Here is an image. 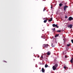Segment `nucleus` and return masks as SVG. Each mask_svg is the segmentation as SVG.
Masks as SVG:
<instances>
[{"mask_svg":"<svg viewBox=\"0 0 73 73\" xmlns=\"http://www.w3.org/2000/svg\"><path fill=\"white\" fill-rule=\"evenodd\" d=\"M48 46H49V45L48 44H44L43 46V47L44 48H46L48 47Z\"/></svg>","mask_w":73,"mask_h":73,"instance_id":"1","label":"nucleus"},{"mask_svg":"<svg viewBox=\"0 0 73 73\" xmlns=\"http://www.w3.org/2000/svg\"><path fill=\"white\" fill-rule=\"evenodd\" d=\"M57 25H58V24L55 25V24H53L52 25L53 27H56L57 28H58L59 27Z\"/></svg>","mask_w":73,"mask_h":73,"instance_id":"2","label":"nucleus"},{"mask_svg":"<svg viewBox=\"0 0 73 73\" xmlns=\"http://www.w3.org/2000/svg\"><path fill=\"white\" fill-rule=\"evenodd\" d=\"M66 8H68V6H66V5L64 7V11H65L66 9Z\"/></svg>","mask_w":73,"mask_h":73,"instance_id":"3","label":"nucleus"},{"mask_svg":"<svg viewBox=\"0 0 73 73\" xmlns=\"http://www.w3.org/2000/svg\"><path fill=\"white\" fill-rule=\"evenodd\" d=\"M52 69L54 70H55L57 69V68L55 66H54L52 67Z\"/></svg>","mask_w":73,"mask_h":73,"instance_id":"4","label":"nucleus"},{"mask_svg":"<svg viewBox=\"0 0 73 73\" xmlns=\"http://www.w3.org/2000/svg\"><path fill=\"white\" fill-rule=\"evenodd\" d=\"M72 25H70L68 26V28H70V29L72 28Z\"/></svg>","mask_w":73,"mask_h":73,"instance_id":"5","label":"nucleus"},{"mask_svg":"<svg viewBox=\"0 0 73 73\" xmlns=\"http://www.w3.org/2000/svg\"><path fill=\"white\" fill-rule=\"evenodd\" d=\"M42 73H45V70L44 68H42Z\"/></svg>","mask_w":73,"mask_h":73,"instance_id":"6","label":"nucleus"},{"mask_svg":"<svg viewBox=\"0 0 73 73\" xmlns=\"http://www.w3.org/2000/svg\"><path fill=\"white\" fill-rule=\"evenodd\" d=\"M68 20L69 21H71L72 20V17H70L68 18Z\"/></svg>","mask_w":73,"mask_h":73,"instance_id":"7","label":"nucleus"},{"mask_svg":"<svg viewBox=\"0 0 73 73\" xmlns=\"http://www.w3.org/2000/svg\"><path fill=\"white\" fill-rule=\"evenodd\" d=\"M53 20V18L51 17L50 19L48 20L49 21H52Z\"/></svg>","mask_w":73,"mask_h":73,"instance_id":"8","label":"nucleus"},{"mask_svg":"<svg viewBox=\"0 0 73 73\" xmlns=\"http://www.w3.org/2000/svg\"><path fill=\"white\" fill-rule=\"evenodd\" d=\"M55 66L57 68V66H58V64H57V63H56L55 64V65L54 66Z\"/></svg>","mask_w":73,"mask_h":73,"instance_id":"9","label":"nucleus"},{"mask_svg":"<svg viewBox=\"0 0 73 73\" xmlns=\"http://www.w3.org/2000/svg\"><path fill=\"white\" fill-rule=\"evenodd\" d=\"M47 55H50V53L48 51L47 53Z\"/></svg>","mask_w":73,"mask_h":73,"instance_id":"10","label":"nucleus"},{"mask_svg":"<svg viewBox=\"0 0 73 73\" xmlns=\"http://www.w3.org/2000/svg\"><path fill=\"white\" fill-rule=\"evenodd\" d=\"M59 7H61V6H62L63 5L62 4V3H60V4H59Z\"/></svg>","mask_w":73,"mask_h":73,"instance_id":"11","label":"nucleus"},{"mask_svg":"<svg viewBox=\"0 0 73 73\" xmlns=\"http://www.w3.org/2000/svg\"><path fill=\"white\" fill-rule=\"evenodd\" d=\"M47 21V19H46V20H44V23H46Z\"/></svg>","mask_w":73,"mask_h":73,"instance_id":"12","label":"nucleus"},{"mask_svg":"<svg viewBox=\"0 0 73 73\" xmlns=\"http://www.w3.org/2000/svg\"><path fill=\"white\" fill-rule=\"evenodd\" d=\"M48 65H47V64H45V68H47V67H48Z\"/></svg>","mask_w":73,"mask_h":73,"instance_id":"13","label":"nucleus"},{"mask_svg":"<svg viewBox=\"0 0 73 73\" xmlns=\"http://www.w3.org/2000/svg\"><path fill=\"white\" fill-rule=\"evenodd\" d=\"M52 30L53 31V32L55 31V28L52 29Z\"/></svg>","mask_w":73,"mask_h":73,"instance_id":"14","label":"nucleus"},{"mask_svg":"<svg viewBox=\"0 0 73 73\" xmlns=\"http://www.w3.org/2000/svg\"><path fill=\"white\" fill-rule=\"evenodd\" d=\"M58 34H56L55 36V37H58Z\"/></svg>","mask_w":73,"mask_h":73,"instance_id":"15","label":"nucleus"},{"mask_svg":"<svg viewBox=\"0 0 73 73\" xmlns=\"http://www.w3.org/2000/svg\"><path fill=\"white\" fill-rule=\"evenodd\" d=\"M52 47H54V45L53 43L52 44Z\"/></svg>","mask_w":73,"mask_h":73,"instance_id":"16","label":"nucleus"},{"mask_svg":"<svg viewBox=\"0 0 73 73\" xmlns=\"http://www.w3.org/2000/svg\"><path fill=\"white\" fill-rule=\"evenodd\" d=\"M57 32H61V31L60 30H58L57 31Z\"/></svg>","mask_w":73,"mask_h":73,"instance_id":"17","label":"nucleus"},{"mask_svg":"<svg viewBox=\"0 0 73 73\" xmlns=\"http://www.w3.org/2000/svg\"><path fill=\"white\" fill-rule=\"evenodd\" d=\"M70 61L71 63H73V60H72L71 59Z\"/></svg>","mask_w":73,"mask_h":73,"instance_id":"18","label":"nucleus"},{"mask_svg":"<svg viewBox=\"0 0 73 73\" xmlns=\"http://www.w3.org/2000/svg\"><path fill=\"white\" fill-rule=\"evenodd\" d=\"M67 45L68 46H70V44H67Z\"/></svg>","mask_w":73,"mask_h":73,"instance_id":"19","label":"nucleus"},{"mask_svg":"<svg viewBox=\"0 0 73 73\" xmlns=\"http://www.w3.org/2000/svg\"><path fill=\"white\" fill-rule=\"evenodd\" d=\"M65 18L66 19H67V18H68V17H67V16H66L65 17Z\"/></svg>","mask_w":73,"mask_h":73,"instance_id":"20","label":"nucleus"},{"mask_svg":"<svg viewBox=\"0 0 73 73\" xmlns=\"http://www.w3.org/2000/svg\"><path fill=\"white\" fill-rule=\"evenodd\" d=\"M71 42H72V44H73V39H72L71 40Z\"/></svg>","mask_w":73,"mask_h":73,"instance_id":"21","label":"nucleus"},{"mask_svg":"<svg viewBox=\"0 0 73 73\" xmlns=\"http://www.w3.org/2000/svg\"><path fill=\"white\" fill-rule=\"evenodd\" d=\"M64 69H66V67L65 66H64Z\"/></svg>","mask_w":73,"mask_h":73,"instance_id":"22","label":"nucleus"},{"mask_svg":"<svg viewBox=\"0 0 73 73\" xmlns=\"http://www.w3.org/2000/svg\"><path fill=\"white\" fill-rule=\"evenodd\" d=\"M43 38H44V39L45 38V36H43Z\"/></svg>","mask_w":73,"mask_h":73,"instance_id":"23","label":"nucleus"},{"mask_svg":"<svg viewBox=\"0 0 73 73\" xmlns=\"http://www.w3.org/2000/svg\"><path fill=\"white\" fill-rule=\"evenodd\" d=\"M43 20H46V18H44L43 19Z\"/></svg>","mask_w":73,"mask_h":73,"instance_id":"24","label":"nucleus"},{"mask_svg":"<svg viewBox=\"0 0 73 73\" xmlns=\"http://www.w3.org/2000/svg\"><path fill=\"white\" fill-rule=\"evenodd\" d=\"M45 11V8H44L43 9V11L44 12Z\"/></svg>","mask_w":73,"mask_h":73,"instance_id":"25","label":"nucleus"},{"mask_svg":"<svg viewBox=\"0 0 73 73\" xmlns=\"http://www.w3.org/2000/svg\"><path fill=\"white\" fill-rule=\"evenodd\" d=\"M41 58H43V56H41Z\"/></svg>","mask_w":73,"mask_h":73,"instance_id":"26","label":"nucleus"},{"mask_svg":"<svg viewBox=\"0 0 73 73\" xmlns=\"http://www.w3.org/2000/svg\"><path fill=\"white\" fill-rule=\"evenodd\" d=\"M65 58H67V56H65Z\"/></svg>","mask_w":73,"mask_h":73,"instance_id":"27","label":"nucleus"},{"mask_svg":"<svg viewBox=\"0 0 73 73\" xmlns=\"http://www.w3.org/2000/svg\"><path fill=\"white\" fill-rule=\"evenodd\" d=\"M52 6H51V9H52Z\"/></svg>","mask_w":73,"mask_h":73,"instance_id":"28","label":"nucleus"},{"mask_svg":"<svg viewBox=\"0 0 73 73\" xmlns=\"http://www.w3.org/2000/svg\"><path fill=\"white\" fill-rule=\"evenodd\" d=\"M71 60H73V58H72Z\"/></svg>","mask_w":73,"mask_h":73,"instance_id":"29","label":"nucleus"},{"mask_svg":"<svg viewBox=\"0 0 73 73\" xmlns=\"http://www.w3.org/2000/svg\"><path fill=\"white\" fill-rule=\"evenodd\" d=\"M5 62H6V61H5Z\"/></svg>","mask_w":73,"mask_h":73,"instance_id":"30","label":"nucleus"},{"mask_svg":"<svg viewBox=\"0 0 73 73\" xmlns=\"http://www.w3.org/2000/svg\"><path fill=\"white\" fill-rule=\"evenodd\" d=\"M72 20H73V18H72Z\"/></svg>","mask_w":73,"mask_h":73,"instance_id":"31","label":"nucleus"},{"mask_svg":"<svg viewBox=\"0 0 73 73\" xmlns=\"http://www.w3.org/2000/svg\"><path fill=\"white\" fill-rule=\"evenodd\" d=\"M40 72H41V70H40Z\"/></svg>","mask_w":73,"mask_h":73,"instance_id":"32","label":"nucleus"},{"mask_svg":"<svg viewBox=\"0 0 73 73\" xmlns=\"http://www.w3.org/2000/svg\"><path fill=\"white\" fill-rule=\"evenodd\" d=\"M32 48H31V49H32Z\"/></svg>","mask_w":73,"mask_h":73,"instance_id":"33","label":"nucleus"}]
</instances>
